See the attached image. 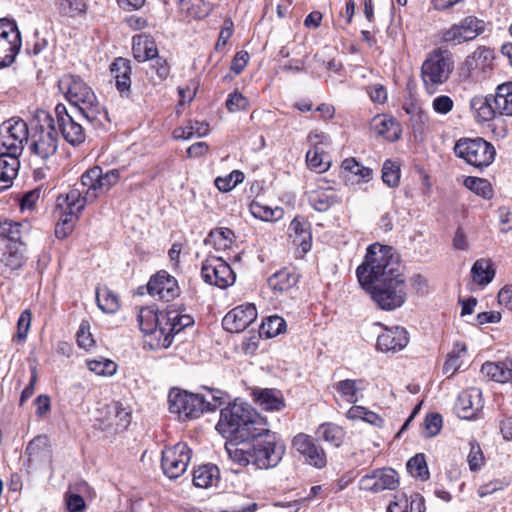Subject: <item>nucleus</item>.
Returning a JSON list of instances; mask_svg holds the SVG:
<instances>
[{"instance_id":"f257e3e1","label":"nucleus","mask_w":512,"mask_h":512,"mask_svg":"<svg viewBox=\"0 0 512 512\" xmlns=\"http://www.w3.org/2000/svg\"><path fill=\"white\" fill-rule=\"evenodd\" d=\"M356 275L379 308L390 311L405 303L407 284L399 256L392 247L379 243L370 245Z\"/></svg>"},{"instance_id":"f03ea898","label":"nucleus","mask_w":512,"mask_h":512,"mask_svg":"<svg viewBox=\"0 0 512 512\" xmlns=\"http://www.w3.org/2000/svg\"><path fill=\"white\" fill-rule=\"evenodd\" d=\"M259 432V435H252L238 446L226 444L229 458L241 466L253 465L258 469L276 467L285 454V444L270 431L268 425Z\"/></svg>"},{"instance_id":"7ed1b4c3","label":"nucleus","mask_w":512,"mask_h":512,"mask_svg":"<svg viewBox=\"0 0 512 512\" xmlns=\"http://www.w3.org/2000/svg\"><path fill=\"white\" fill-rule=\"evenodd\" d=\"M267 426L266 420L249 404L235 401L221 409L216 428L229 439L227 444L240 445L252 435H259Z\"/></svg>"},{"instance_id":"20e7f679","label":"nucleus","mask_w":512,"mask_h":512,"mask_svg":"<svg viewBox=\"0 0 512 512\" xmlns=\"http://www.w3.org/2000/svg\"><path fill=\"white\" fill-rule=\"evenodd\" d=\"M59 89L73 106L78 116L94 128L109 122L108 112L93 89L79 76L67 74L58 81Z\"/></svg>"},{"instance_id":"39448f33","label":"nucleus","mask_w":512,"mask_h":512,"mask_svg":"<svg viewBox=\"0 0 512 512\" xmlns=\"http://www.w3.org/2000/svg\"><path fill=\"white\" fill-rule=\"evenodd\" d=\"M35 121L37 124L32 126L30 151L41 160H47L58 149L59 139L55 119L47 111L39 110L36 113Z\"/></svg>"},{"instance_id":"423d86ee","label":"nucleus","mask_w":512,"mask_h":512,"mask_svg":"<svg viewBox=\"0 0 512 512\" xmlns=\"http://www.w3.org/2000/svg\"><path fill=\"white\" fill-rule=\"evenodd\" d=\"M212 400L210 402L200 394L174 388L168 395L169 411L184 419H196L205 411H215L222 404L221 398L216 394H212Z\"/></svg>"},{"instance_id":"0eeeda50","label":"nucleus","mask_w":512,"mask_h":512,"mask_svg":"<svg viewBox=\"0 0 512 512\" xmlns=\"http://www.w3.org/2000/svg\"><path fill=\"white\" fill-rule=\"evenodd\" d=\"M28 138V125L23 119L11 118L4 121L0 124V156L19 160Z\"/></svg>"},{"instance_id":"6e6552de","label":"nucleus","mask_w":512,"mask_h":512,"mask_svg":"<svg viewBox=\"0 0 512 512\" xmlns=\"http://www.w3.org/2000/svg\"><path fill=\"white\" fill-rule=\"evenodd\" d=\"M453 69L448 53L442 50L431 52L421 67V77L428 93H434L436 87L446 82Z\"/></svg>"},{"instance_id":"1a4fd4ad","label":"nucleus","mask_w":512,"mask_h":512,"mask_svg":"<svg viewBox=\"0 0 512 512\" xmlns=\"http://www.w3.org/2000/svg\"><path fill=\"white\" fill-rule=\"evenodd\" d=\"M454 151L456 156L479 169L492 164L496 155L494 146L483 138L460 139L456 142Z\"/></svg>"},{"instance_id":"9d476101","label":"nucleus","mask_w":512,"mask_h":512,"mask_svg":"<svg viewBox=\"0 0 512 512\" xmlns=\"http://www.w3.org/2000/svg\"><path fill=\"white\" fill-rule=\"evenodd\" d=\"M22 46L21 33L14 20L0 19V69L11 66Z\"/></svg>"},{"instance_id":"9b49d317","label":"nucleus","mask_w":512,"mask_h":512,"mask_svg":"<svg viewBox=\"0 0 512 512\" xmlns=\"http://www.w3.org/2000/svg\"><path fill=\"white\" fill-rule=\"evenodd\" d=\"M201 276L204 282L225 289L236 280V274L230 265L221 257L209 256L203 261Z\"/></svg>"},{"instance_id":"f8f14e48","label":"nucleus","mask_w":512,"mask_h":512,"mask_svg":"<svg viewBox=\"0 0 512 512\" xmlns=\"http://www.w3.org/2000/svg\"><path fill=\"white\" fill-rule=\"evenodd\" d=\"M192 450L185 443H177L162 451L161 467L170 479L180 477L187 469L191 460Z\"/></svg>"},{"instance_id":"ddd939ff","label":"nucleus","mask_w":512,"mask_h":512,"mask_svg":"<svg viewBox=\"0 0 512 512\" xmlns=\"http://www.w3.org/2000/svg\"><path fill=\"white\" fill-rule=\"evenodd\" d=\"M55 123L62 137L72 146L82 144L86 139L85 128L76 120L77 116L68 113L64 104L59 103L55 109Z\"/></svg>"},{"instance_id":"4468645a","label":"nucleus","mask_w":512,"mask_h":512,"mask_svg":"<svg viewBox=\"0 0 512 512\" xmlns=\"http://www.w3.org/2000/svg\"><path fill=\"white\" fill-rule=\"evenodd\" d=\"M163 328L160 331L157 346L161 348H168L174 339V336L179 334L182 330L194 324V319L188 314H182L176 309H167L162 313Z\"/></svg>"},{"instance_id":"2eb2a0df","label":"nucleus","mask_w":512,"mask_h":512,"mask_svg":"<svg viewBox=\"0 0 512 512\" xmlns=\"http://www.w3.org/2000/svg\"><path fill=\"white\" fill-rule=\"evenodd\" d=\"M292 447L303 456L305 462L317 469L327 464V457L322 446L315 438L305 433H298L292 440Z\"/></svg>"},{"instance_id":"dca6fc26","label":"nucleus","mask_w":512,"mask_h":512,"mask_svg":"<svg viewBox=\"0 0 512 512\" xmlns=\"http://www.w3.org/2000/svg\"><path fill=\"white\" fill-rule=\"evenodd\" d=\"M484 31V22L475 16L464 18L459 24L452 25L442 32L444 42L461 43L475 39Z\"/></svg>"},{"instance_id":"f3484780","label":"nucleus","mask_w":512,"mask_h":512,"mask_svg":"<svg viewBox=\"0 0 512 512\" xmlns=\"http://www.w3.org/2000/svg\"><path fill=\"white\" fill-rule=\"evenodd\" d=\"M257 318V310L254 304H244L230 310L222 320V326L226 331L239 333L249 327Z\"/></svg>"},{"instance_id":"a211bd4d","label":"nucleus","mask_w":512,"mask_h":512,"mask_svg":"<svg viewBox=\"0 0 512 512\" xmlns=\"http://www.w3.org/2000/svg\"><path fill=\"white\" fill-rule=\"evenodd\" d=\"M147 290L151 296H158L167 302L178 297L180 293L177 280L166 271H160L151 277Z\"/></svg>"},{"instance_id":"6ab92c4d","label":"nucleus","mask_w":512,"mask_h":512,"mask_svg":"<svg viewBox=\"0 0 512 512\" xmlns=\"http://www.w3.org/2000/svg\"><path fill=\"white\" fill-rule=\"evenodd\" d=\"M409 343V334L404 327L395 326L385 328L383 333L378 335L376 348L381 352L396 353L403 350Z\"/></svg>"},{"instance_id":"aec40b11","label":"nucleus","mask_w":512,"mask_h":512,"mask_svg":"<svg viewBox=\"0 0 512 512\" xmlns=\"http://www.w3.org/2000/svg\"><path fill=\"white\" fill-rule=\"evenodd\" d=\"M458 415L463 419H473L483 407L481 390L470 388L460 393L456 404Z\"/></svg>"},{"instance_id":"412c9836","label":"nucleus","mask_w":512,"mask_h":512,"mask_svg":"<svg viewBox=\"0 0 512 512\" xmlns=\"http://www.w3.org/2000/svg\"><path fill=\"white\" fill-rule=\"evenodd\" d=\"M165 311H155L148 307H142L138 313V323L140 330L146 335H153L158 341L161 328H163L162 313Z\"/></svg>"},{"instance_id":"4be33fe9","label":"nucleus","mask_w":512,"mask_h":512,"mask_svg":"<svg viewBox=\"0 0 512 512\" xmlns=\"http://www.w3.org/2000/svg\"><path fill=\"white\" fill-rule=\"evenodd\" d=\"M117 90L122 96L128 95L131 87V65L128 59L118 57L110 65Z\"/></svg>"},{"instance_id":"5701e85b","label":"nucleus","mask_w":512,"mask_h":512,"mask_svg":"<svg viewBox=\"0 0 512 512\" xmlns=\"http://www.w3.org/2000/svg\"><path fill=\"white\" fill-rule=\"evenodd\" d=\"M308 200L316 211L325 212L334 204L341 202V197L337 195L333 188L328 187L310 191Z\"/></svg>"},{"instance_id":"b1692460","label":"nucleus","mask_w":512,"mask_h":512,"mask_svg":"<svg viewBox=\"0 0 512 512\" xmlns=\"http://www.w3.org/2000/svg\"><path fill=\"white\" fill-rule=\"evenodd\" d=\"M300 275L294 268H283L268 278V286L278 292H287L298 283Z\"/></svg>"},{"instance_id":"393cba45","label":"nucleus","mask_w":512,"mask_h":512,"mask_svg":"<svg viewBox=\"0 0 512 512\" xmlns=\"http://www.w3.org/2000/svg\"><path fill=\"white\" fill-rule=\"evenodd\" d=\"M470 108L478 121L482 122L490 121L499 115L498 109H495L494 95L473 97Z\"/></svg>"},{"instance_id":"a878e982","label":"nucleus","mask_w":512,"mask_h":512,"mask_svg":"<svg viewBox=\"0 0 512 512\" xmlns=\"http://www.w3.org/2000/svg\"><path fill=\"white\" fill-rule=\"evenodd\" d=\"M289 231L294 244L300 246L303 252L306 253L311 249L312 236L308 222L296 216L289 225Z\"/></svg>"},{"instance_id":"bb28decb","label":"nucleus","mask_w":512,"mask_h":512,"mask_svg":"<svg viewBox=\"0 0 512 512\" xmlns=\"http://www.w3.org/2000/svg\"><path fill=\"white\" fill-rule=\"evenodd\" d=\"M86 201L87 196L82 197L80 190L72 189L64 198H58L57 207L60 209V213L71 216L73 215L75 218H78L79 214L85 207Z\"/></svg>"},{"instance_id":"cd10ccee","label":"nucleus","mask_w":512,"mask_h":512,"mask_svg":"<svg viewBox=\"0 0 512 512\" xmlns=\"http://www.w3.org/2000/svg\"><path fill=\"white\" fill-rule=\"evenodd\" d=\"M481 373L487 379L498 383L512 382V366L508 358L503 362H485L481 367Z\"/></svg>"},{"instance_id":"c85d7f7f","label":"nucleus","mask_w":512,"mask_h":512,"mask_svg":"<svg viewBox=\"0 0 512 512\" xmlns=\"http://www.w3.org/2000/svg\"><path fill=\"white\" fill-rule=\"evenodd\" d=\"M373 130L385 139L394 142L400 138V127L394 118L386 115H377L372 120Z\"/></svg>"},{"instance_id":"c756f323","label":"nucleus","mask_w":512,"mask_h":512,"mask_svg":"<svg viewBox=\"0 0 512 512\" xmlns=\"http://www.w3.org/2000/svg\"><path fill=\"white\" fill-rule=\"evenodd\" d=\"M55 6L58 13L66 18H82L88 11V0H56Z\"/></svg>"},{"instance_id":"7c9ffc66","label":"nucleus","mask_w":512,"mask_h":512,"mask_svg":"<svg viewBox=\"0 0 512 512\" xmlns=\"http://www.w3.org/2000/svg\"><path fill=\"white\" fill-rule=\"evenodd\" d=\"M256 402L263 410L280 411L285 407L280 391L275 389H261L255 393Z\"/></svg>"},{"instance_id":"2f4dec72","label":"nucleus","mask_w":512,"mask_h":512,"mask_svg":"<svg viewBox=\"0 0 512 512\" xmlns=\"http://www.w3.org/2000/svg\"><path fill=\"white\" fill-rule=\"evenodd\" d=\"M132 52L138 62H145L155 58L158 49L148 36H136L133 38Z\"/></svg>"},{"instance_id":"473e14b6","label":"nucleus","mask_w":512,"mask_h":512,"mask_svg":"<svg viewBox=\"0 0 512 512\" xmlns=\"http://www.w3.org/2000/svg\"><path fill=\"white\" fill-rule=\"evenodd\" d=\"M494 104L500 116H512V82L498 85Z\"/></svg>"},{"instance_id":"72a5a7b5","label":"nucleus","mask_w":512,"mask_h":512,"mask_svg":"<svg viewBox=\"0 0 512 512\" xmlns=\"http://www.w3.org/2000/svg\"><path fill=\"white\" fill-rule=\"evenodd\" d=\"M316 433L319 438L337 448L343 444L346 435L341 426L331 422L319 425Z\"/></svg>"},{"instance_id":"f704fd0d","label":"nucleus","mask_w":512,"mask_h":512,"mask_svg":"<svg viewBox=\"0 0 512 512\" xmlns=\"http://www.w3.org/2000/svg\"><path fill=\"white\" fill-rule=\"evenodd\" d=\"M494 59V50L487 47H478L472 55L468 56L465 60V65L468 70L480 69L485 71L490 67Z\"/></svg>"},{"instance_id":"c9c22d12","label":"nucleus","mask_w":512,"mask_h":512,"mask_svg":"<svg viewBox=\"0 0 512 512\" xmlns=\"http://www.w3.org/2000/svg\"><path fill=\"white\" fill-rule=\"evenodd\" d=\"M234 237V232L231 229L220 227L211 230L204 243L212 245L216 250H225L231 246Z\"/></svg>"},{"instance_id":"e433bc0d","label":"nucleus","mask_w":512,"mask_h":512,"mask_svg":"<svg viewBox=\"0 0 512 512\" xmlns=\"http://www.w3.org/2000/svg\"><path fill=\"white\" fill-rule=\"evenodd\" d=\"M337 392L346 399L347 402L355 404L358 402V392L365 389L362 379H345L335 385Z\"/></svg>"},{"instance_id":"4c0bfd02","label":"nucleus","mask_w":512,"mask_h":512,"mask_svg":"<svg viewBox=\"0 0 512 512\" xmlns=\"http://www.w3.org/2000/svg\"><path fill=\"white\" fill-rule=\"evenodd\" d=\"M24 252L25 245L23 242L6 244L2 262L12 270L19 269L25 262Z\"/></svg>"},{"instance_id":"58836bf2","label":"nucleus","mask_w":512,"mask_h":512,"mask_svg":"<svg viewBox=\"0 0 512 512\" xmlns=\"http://www.w3.org/2000/svg\"><path fill=\"white\" fill-rule=\"evenodd\" d=\"M471 275L475 283L485 286L493 280L495 270L493 269L490 260L479 259L473 264L471 268Z\"/></svg>"},{"instance_id":"ea45409f","label":"nucleus","mask_w":512,"mask_h":512,"mask_svg":"<svg viewBox=\"0 0 512 512\" xmlns=\"http://www.w3.org/2000/svg\"><path fill=\"white\" fill-rule=\"evenodd\" d=\"M96 302L104 313H115L120 307L118 296L106 286L96 289Z\"/></svg>"},{"instance_id":"a19ab883","label":"nucleus","mask_w":512,"mask_h":512,"mask_svg":"<svg viewBox=\"0 0 512 512\" xmlns=\"http://www.w3.org/2000/svg\"><path fill=\"white\" fill-rule=\"evenodd\" d=\"M219 476V469L215 465H202L193 472V484L196 487L207 488L212 485Z\"/></svg>"},{"instance_id":"79ce46f5","label":"nucleus","mask_w":512,"mask_h":512,"mask_svg":"<svg viewBox=\"0 0 512 512\" xmlns=\"http://www.w3.org/2000/svg\"><path fill=\"white\" fill-rule=\"evenodd\" d=\"M375 481L379 492L384 490H395L399 486L398 473L392 468H380L373 470Z\"/></svg>"},{"instance_id":"37998d69","label":"nucleus","mask_w":512,"mask_h":512,"mask_svg":"<svg viewBox=\"0 0 512 512\" xmlns=\"http://www.w3.org/2000/svg\"><path fill=\"white\" fill-rule=\"evenodd\" d=\"M24 225L21 222H15L9 219H0V238L7 241V244L22 242V232Z\"/></svg>"},{"instance_id":"c03bdc74","label":"nucleus","mask_w":512,"mask_h":512,"mask_svg":"<svg viewBox=\"0 0 512 512\" xmlns=\"http://www.w3.org/2000/svg\"><path fill=\"white\" fill-rule=\"evenodd\" d=\"M286 327V321L282 317L272 315L263 320L259 334L265 338H273L285 332Z\"/></svg>"},{"instance_id":"a18cd8bd","label":"nucleus","mask_w":512,"mask_h":512,"mask_svg":"<svg viewBox=\"0 0 512 512\" xmlns=\"http://www.w3.org/2000/svg\"><path fill=\"white\" fill-rule=\"evenodd\" d=\"M208 124L199 121H189L184 127H178L174 130V137L176 139H190L193 136L203 137L208 134Z\"/></svg>"},{"instance_id":"49530a36","label":"nucleus","mask_w":512,"mask_h":512,"mask_svg":"<svg viewBox=\"0 0 512 512\" xmlns=\"http://www.w3.org/2000/svg\"><path fill=\"white\" fill-rule=\"evenodd\" d=\"M110 413L114 414V419L110 424L115 425L117 431H123L128 428L132 418L131 411L128 408L116 402L110 406Z\"/></svg>"},{"instance_id":"de8ad7c7","label":"nucleus","mask_w":512,"mask_h":512,"mask_svg":"<svg viewBox=\"0 0 512 512\" xmlns=\"http://www.w3.org/2000/svg\"><path fill=\"white\" fill-rule=\"evenodd\" d=\"M251 214L258 219L263 221H274L278 220L283 213L281 208L272 209L269 206L263 205L257 201H252L250 204Z\"/></svg>"},{"instance_id":"09e8293b","label":"nucleus","mask_w":512,"mask_h":512,"mask_svg":"<svg viewBox=\"0 0 512 512\" xmlns=\"http://www.w3.org/2000/svg\"><path fill=\"white\" fill-rule=\"evenodd\" d=\"M466 351L467 349L465 344H455L452 352L449 353L447 356V359L443 366V372L445 374L450 373L451 376L454 375L461 367L460 357L462 354H465Z\"/></svg>"},{"instance_id":"8fccbe9b","label":"nucleus","mask_w":512,"mask_h":512,"mask_svg":"<svg viewBox=\"0 0 512 512\" xmlns=\"http://www.w3.org/2000/svg\"><path fill=\"white\" fill-rule=\"evenodd\" d=\"M464 185L466 188L483 198L489 199L492 196L491 184L484 178L469 176L464 180Z\"/></svg>"},{"instance_id":"3c124183","label":"nucleus","mask_w":512,"mask_h":512,"mask_svg":"<svg viewBox=\"0 0 512 512\" xmlns=\"http://www.w3.org/2000/svg\"><path fill=\"white\" fill-rule=\"evenodd\" d=\"M341 168L345 172L358 176L364 182H368L372 178V169L363 166L355 158L345 159L341 164Z\"/></svg>"},{"instance_id":"603ef678","label":"nucleus","mask_w":512,"mask_h":512,"mask_svg":"<svg viewBox=\"0 0 512 512\" xmlns=\"http://www.w3.org/2000/svg\"><path fill=\"white\" fill-rule=\"evenodd\" d=\"M407 470L412 476L418 477L421 480H427L429 478L427 463L422 453L416 454L408 460Z\"/></svg>"},{"instance_id":"864d4df0","label":"nucleus","mask_w":512,"mask_h":512,"mask_svg":"<svg viewBox=\"0 0 512 512\" xmlns=\"http://www.w3.org/2000/svg\"><path fill=\"white\" fill-rule=\"evenodd\" d=\"M100 167L95 166L87 170L81 177V184L87 187V197L96 198V191L99 190Z\"/></svg>"},{"instance_id":"5fc2aeb1","label":"nucleus","mask_w":512,"mask_h":512,"mask_svg":"<svg viewBox=\"0 0 512 512\" xmlns=\"http://www.w3.org/2000/svg\"><path fill=\"white\" fill-rule=\"evenodd\" d=\"M243 180L244 174L239 170H234L226 177H217L214 183L219 191L228 192Z\"/></svg>"},{"instance_id":"6e6d98bb","label":"nucleus","mask_w":512,"mask_h":512,"mask_svg":"<svg viewBox=\"0 0 512 512\" xmlns=\"http://www.w3.org/2000/svg\"><path fill=\"white\" fill-rule=\"evenodd\" d=\"M382 180L389 187H396L400 182V168L391 160H386L382 167Z\"/></svg>"},{"instance_id":"4d7b16f0","label":"nucleus","mask_w":512,"mask_h":512,"mask_svg":"<svg viewBox=\"0 0 512 512\" xmlns=\"http://www.w3.org/2000/svg\"><path fill=\"white\" fill-rule=\"evenodd\" d=\"M45 452H49L48 438L45 435L36 436L26 447V454L29 456L30 461L33 458H39Z\"/></svg>"},{"instance_id":"13d9d810","label":"nucleus","mask_w":512,"mask_h":512,"mask_svg":"<svg viewBox=\"0 0 512 512\" xmlns=\"http://www.w3.org/2000/svg\"><path fill=\"white\" fill-rule=\"evenodd\" d=\"M20 166V161L10 159V163L7 166L4 165L5 169L0 172V192L8 189L12 183L13 179L16 177L18 169Z\"/></svg>"},{"instance_id":"bf43d9fd","label":"nucleus","mask_w":512,"mask_h":512,"mask_svg":"<svg viewBox=\"0 0 512 512\" xmlns=\"http://www.w3.org/2000/svg\"><path fill=\"white\" fill-rule=\"evenodd\" d=\"M87 364L90 371L100 376H111L116 372L117 368V365L108 359L91 360Z\"/></svg>"},{"instance_id":"052dcab7","label":"nucleus","mask_w":512,"mask_h":512,"mask_svg":"<svg viewBox=\"0 0 512 512\" xmlns=\"http://www.w3.org/2000/svg\"><path fill=\"white\" fill-rule=\"evenodd\" d=\"M469 469L472 472L479 471L485 463V458L480 445L477 442L470 443V452L467 456Z\"/></svg>"},{"instance_id":"680f3d73","label":"nucleus","mask_w":512,"mask_h":512,"mask_svg":"<svg viewBox=\"0 0 512 512\" xmlns=\"http://www.w3.org/2000/svg\"><path fill=\"white\" fill-rule=\"evenodd\" d=\"M78 218H75L73 215H66L60 213L59 222L55 227V236L58 239H64L68 235H70L74 229V224Z\"/></svg>"},{"instance_id":"e2e57ef3","label":"nucleus","mask_w":512,"mask_h":512,"mask_svg":"<svg viewBox=\"0 0 512 512\" xmlns=\"http://www.w3.org/2000/svg\"><path fill=\"white\" fill-rule=\"evenodd\" d=\"M249 105V100L238 91L230 93L226 100V108L230 112L247 110Z\"/></svg>"},{"instance_id":"0e129e2a","label":"nucleus","mask_w":512,"mask_h":512,"mask_svg":"<svg viewBox=\"0 0 512 512\" xmlns=\"http://www.w3.org/2000/svg\"><path fill=\"white\" fill-rule=\"evenodd\" d=\"M425 436H436L442 428V416L438 413L428 414L424 421Z\"/></svg>"},{"instance_id":"69168bd1","label":"nucleus","mask_w":512,"mask_h":512,"mask_svg":"<svg viewBox=\"0 0 512 512\" xmlns=\"http://www.w3.org/2000/svg\"><path fill=\"white\" fill-rule=\"evenodd\" d=\"M150 61L151 68L155 71L159 80H166L170 74V64L168 63L167 59L157 54V56L152 58Z\"/></svg>"},{"instance_id":"338daca9","label":"nucleus","mask_w":512,"mask_h":512,"mask_svg":"<svg viewBox=\"0 0 512 512\" xmlns=\"http://www.w3.org/2000/svg\"><path fill=\"white\" fill-rule=\"evenodd\" d=\"M323 149L319 146H314L313 149L308 150L306 153V161L309 167L324 171L326 168L323 167Z\"/></svg>"},{"instance_id":"774afa93","label":"nucleus","mask_w":512,"mask_h":512,"mask_svg":"<svg viewBox=\"0 0 512 512\" xmlns=\"http://www.w3.org/2000/svg\"><path fill=\"white\" fill-rule=\"evenodd\" d=\"M65 501L69 512H84L86 510L84 498L79 494L67 492Z\"/></svg>"}]
</instances>
